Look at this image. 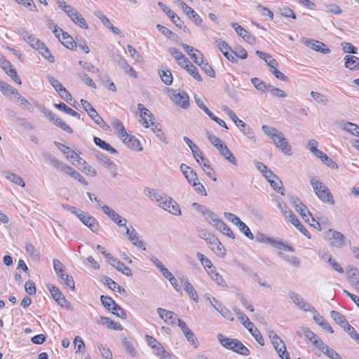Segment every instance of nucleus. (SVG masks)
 Here are the masks:
<instances>
[{"label":"nucleus","mask_w":359,"mask_h":359,"mask_svg":"<svg viewBox=\"0 0 359 359\" xmlns=\"http://www.w3.org/2000/svg\"><path fill=\"white\" fill-rule=\"evenodd\" d=\"M79 219L83 224L88 226L92 231L96 232L98 230V223L96 219L90 216L88 213L82 211L79 213Z\"/></svg>","instance_id":"nucleus-12"},{"label":"nucleus","mask_w":359,"mask_h":359,"mask_svg":"<svg viewBox=\"0 0 359 359\" xmlns=\"http://www.w3.org/2000/svg\"><path fill=\"white\" fill-rule=\"evenodd\" d=\"M270 185L273 187V189L280 194L281 195H285V190L283 187V182L278 177L277 178L272 180L269 182Z\"/></svg>","instance_id":"nucleus-44"},{"label":"nucleus","mask_w":359,"mask_h":359,"mask_svg":"<svg viewBox=\"0 0 359 359\" xmlns=\"http://www.w3.org/2000/svg\"><path fill=\"white\" fill-rule=\"evenodd\" d=\"M231 26L234 28L235 31L240 36H241L243 39L250 42V39H252V36L246 29H245L243 27L236 22L232 23Z\"/></svg>","instance_id":"nucleus-32"},{"label":"nucleus","mask_w":359,"mask_h":359,"mask_svg":"<svg viewBox=\"0 0 359 359\" xmlns=\"http://www.w3.org/2000/svg\"><path fill=\"white\" fill-rule=\"evenodd\" d=\"M268 90L273 97L278 98H285L287 97V94L283 90L278 88H275L271 84L268 85Z\"/></svg>","instance_id":"nucleus-51"},{"label":"nucleus","mask_w":359,"mask_h":359,"mask_svg":"<svg viewBox=\"0 0 359 359\" xmlns=\"http://www.w3.org/2000/svg\"><path fill=\"white\" fill-rule=\"evenodd\" d=\"M251 83L253 84L255 88L262 93H265L266 90H268V85H266L264 82L258 78L255 77L251 79Z\"/></svg>","instance_id":"nucleus-48"},{"label":"nucleus","mask_w":359,"mask_h":359,"mask_svg":"<svg viewBox=\"0 0 359 359\" xmlns=\"http://www.w3.org/2000/svg\"><path fill=\"white\" fill-rule=\"evenodd\" d=\"M186 70L198 81H202V78L199 74L197 68L192 63L189 65Z\"/></svg>","instance_id":"nucleus-63"},{"label":"nucleus","mask_w":359,"mask_h":359,"mask_svg":"<svg viewBox=\"0 0 359 359\" xmlns=\"http://www.w3.org/2000/svg\"><path fill=\"white\" fill-rule=\"evenodd\" d=\"M94 142L97 147H100L104 150L109 151L111 154L117 153V151L114 147H112L109 144L102 140L100 137H95Z\"/></svg>","instance_id":"nucleus-37"},{"label":"nucleus","mask_w":359,"mask_h":359,"mask_svg":"<svg viewBox=\"0 0 359 359\" xmlns=\"http://www.w3.org/2000/svg\"><path fill=\"white\" fill-rule=\"evenodd\" d=\"M111 126L116 130L118 137L122 140L125 141L129 137V135L123 123L118 118H113L111 121Z\"/></svg>","instance_id":"nucleus-22"},{"label":"nucleus","mask_w":359,"mask_h":359,"mask_svg":"<svg viewBox=\"0 0 359 359\" xmlns=\"http://www.w3.org/2000/svg\"><path fill=\"white\" fill-rule=\"evenodd\" d=\"M108 262L114 268H116L118 271L121 272L123 274L130 277L133 276L132 271L129 267L126 266L124 263L115 258L114 256L109 257Z\"/></svg>","instance_id":"nucleus-19"},{"label":"nucleus","mask_w":359,"mask_h":359,"mask_svg":"<svg viewBox=\"0 0 359 359\" xmlns=\"http://www.w3.org/2000/svg\"><path fill=\"white\" fill-rule=\"evenodd\" d=\"M122 142L130 149H133L136 151L142 150V147H141L140 141L134 136L129 135L128 140H126L125 141Z\"/></svg>","instance_id":"nucleus-33"},{"label":"nucleus","mask_w":359,"mask_h":359,"mask_svg":"<svg viewBox=\"0 0 359 359\" xmlns=\"http://www.w3.org/2000/svg\"><path fill=\"white\" fill-rule=\"evenodd\" d=\"M182 47L196 64L198 65L200 62V60H202L204 58L200 50L187 44H182Z\"/></svg>","instance_id":"nucleus-24"},{"label":"nucleus","mask_w":359,"mask_h":359,"mask_svg":"<svg viewBox=\"0 0 359 359\" xmlns=\"http://www.w3.org/2000/svg\"><path fill=\"white\" fill-rule=\"evenodd\" d=\"M103 212L118 226H126L127 219L121 217L116 212L107 205L102 206Z\"/></svg>","instance_id":"nucleus-11"},{"label":"nucleus","mask_w":359,"mask_h":359,"mask_svg":"<svg viewBox=\"0 0 359 359\" xmlns=\"http://www.w3.org/2000/svg\"><path fill=\"white\" fill-rule=\"evenodd\" d=\"M262 129L283 153L287 156L292 155L291 146L280 131L266 125L262 126Z\"/></svg>","instance_id":"nucleus-2"},{"label":"nucleus","mask_w":359,"mask_h":359,"mask_svg":"<svg viewBox=\"0 0 359 359\" xmlns=\"http://www.w3.org/2000/svg\"><path fill=\"white\" fill-rule=\"evenodd\" d=\"M79 77L81 79L83 82H84L86 85L91 87L92 88L95 89L97 88L95 82L88 76V74L85 73L78 74Z\"/></svg>","instance_id":"nucleus-64"},{"label":"nucleus","mask_w":359,"mask_h":359,"mask_svg":"<svg viewBox=\"0 0 359 359\" xmlns=\"http://www.w3.org/2000/svg\"><path fill=\"white\" fill-rule=\"evenodd\" d=\"M14 98L15 99V102L18 106L22 107L23 109H27L28 111L32 110V104L26 98H25L23 96H22L19 92H18V95L15 96Z\"/></svg>","instance_id":"nucleus-35"},{"label":"nucleus","mask_w":359,"mask_h":359,"mask_svg":"<svg viewBox=\"0 0 359 359\" xmlns=\"http://www.w3.org/2000/svg\"><path fill=\"white\" fill-rule=\"evenodd\" d=\"M43 47L40 46L37 50L39 53L44 57L46 58L48 62H55V57L51 54L49 49L45 46V44L43 43Z\"/></svg>","instance_id":"nucleus-46"},{"label":"nucleus","mask_w":359,"mask_h":359,"mask_svg":"<svg viewBox=\"0 0 359 359\" xmlns=\"http://www.w3.org/2000/svg\"><path fill=\"white\" fill-rule=\"evenodd\" d=\"M218 340L224 348L242 355H249L250 350L238 339L225 337L222 334L217 335Z\"/></svg>","instance_id":"nucleus-4"},{"label":"nucleus","mask_w":359,"mask_h":359,"mask_svg":"<svg viewBox=\"0 0 359 359\" xmlns=\"http://www.w3.org/2000/svg\"><path fill=\"white\" fill-rule=\"evenodd\" d=\"M60 39L62 40L60 41L67 48L74 50L76 47V44L74 43L72 37L67 32H62Z\"/></svg>","instance_id":"nucleus-30"},{"label":"nucleus","mask_w":359,"mask_h":359,"mask_svg":"<svg viewBox=\"0 0 359 359\" xmlns=\"http://www.w3.org/2000/svg\"><path fill=\"white\" fill-rule=\"evenodd\" d=\"M126 234L128 236V239L134 245L143 250H146L144 243L140 239L139 234L134 228L130 229L126 226Z\"/></svg>","instance_id":"nucleus-17"},{"label":"nucleus","mask_w":359,"mask_h":359,"mask_svg":"<svg viewBox=\"0 0 359 359\" xmlns=\"http://www.w3.org/2000/svg\"><path fill=\"white\" fill-rule=\"evenodd\" d=\"M114 60L117 62L118 65L128 75L133 78H137V74L135 70L130 67L126 60L120 55L114 56Z\"/></svg>","instance_id":"nucleus-20"},{"label":"nucleus","mask_w":359,"mask_h":359,"mask_svg":"<svg viewBox=\"0 0 359 359\" xmlns=\"http://www.w3.org/2000/svg\"><path fill=\"white\" fill-rule=\"evenodd\" d=\"M98 322L100 324L105 325L106 327L109 329H113L115 330H123L122 326L118 323L114 322L110 318L105 316H100V318L98 320Z\"/></svg>","instance_id":"nucleus-27"},{"label":"nucleus","mask_w":359,"mask_h":359,"mask_svg":"<svg viewBox=\"0 0 359 359\" xmlns=\"http://www.w3.org/2000/svg\"><path fill=\"white\" fill-rule=\"evenodd\" d=\"M239 230L248 238L252 240L254 238V236L250 231L248 226L242 221H241L237 225Z\"/></svg>","instance_id":"nucleus-57"},{"label":"nucleus","mask_w":359,"mask_h":359,"mask_svg":"<svg viewBox=\"0 0 359 359\" xmlns=\"http://www.w3.org/2000/svg\"><path fill=\"white\" fill-rule=\"evenodd\" d=\"M123 345L124 349L127 352V353L132 358L136 357L137 355V351L133 346V344L128 341L126 338L123 340Z\"/></svg>","instance_id":"nucleus-41"},{"label":"nucleus","mask_w":359,"mask_h":359,"mask_svg":"<svg viewBox=\"0 0 359 359\" xmlns=\"http://www.w3.org/2000/svg\"><path fill=\"white\" fill-rule=\"evenodd\" d=\"M47 79L57 93L64 87L59 81H57L51 75H48Z\"/></svg>","instance_id":"nucleus-61"},{"label":"nucleus","mask_w":359,"mask_h":359,"mask_svg":"<svg viewBox=\"0 0 359 359\" xmlns=\"http://www.w3.org/2000/svg\"><path fill=\"white\" fill-rule=\"evenodd\" d=\"M213 243L208 244L210 249L217 255L224 257L226 255V250L217 237L216 241Z\"/></svg>","instance_id":"nucleus-29"},{"label":"nucleus","mask_w":359,"mask_h":359,"mask_svg":"<svg viewBox=\"0 0 359 359\" xmlns=\"http://www.w3.org/2000/svg\"><path fill=\"white\" fill-rule=\"evenodd\" d=\"M304 43L316 51H318L324 54L330 53V50L325 46V44L320 41L313 39H306Z\"/></svg>","instance_id":"nucleus-21"},{"label":"nucleus","mask_w":359,"mask_h":359,"mask_svg":"<svg viewBox=\"0 0 359 359\" xmlns=\"http://www.w3.org/2000/svg\"><path fill=\"white\" fill-rule=\"evenodd\" d=\"M203 217H204L205 219L207 222H208L210 224H212L213 226H215V224L217 223V221H219L220 219L217 216V215L215 213H214L212 211H211L210 209Z\"/></svg>","instance_id":"nucleus-53"},{"label":"nucleus","mask_w":359,"mask_h":359,"mask_svg":"<svg viewBox=\"0 0 359 359\" xmlns=\"http://www.w3.org/2000/svg\"><path fill=\"white\" fill-rule=\"evenodd\" d=\"M58 148L61 150V151L66 156L67 158H70L72 161L79 158V155L69 147H66L64 144L58 143Z\"/></svg>","instance_id":"nucleus-38"},{"label":"nucleus","mask_w":359,"mask_h":359,"mask_svg":"<svg viewBox=\"0 0 359 359\" xmlns=\"http://www.w3.org/2000/svg\"><path fill=\"white\" fill-rule=\"evenodd\" d=\"M170 98L173 102L184 109H187L189 106V97L186 93L174 92Z\"/></svg>","instance_id":"nucleus-14"},{"label":"nucleus","mask_w":359,"mask_h":359,"mask_svg":"<svg viewBox=\"0 0 359 359\" xmlns=\"http://www.w3.org/2000/svg\"><path fill=\"white\" fill-rule=\"evenodd\" d=\"M239 128L242 133H243V135L246 136L252 143H255L257 142V140L254 135V132L249 126L243 123H241Z\"/></svg>","instance_id":"nucleus-36"},{"label":"nucleus","mask_w":359,"mask_h":359,"mask_svg":"<svg viewBox=\"0 0 359 359\" xmlns=\"http://www.w3.org/2000/svg\"><path fill=\"white\" fill-rule=\"evenodd\" d=\"M346 68L350 70H359V57L353 55H346L344 57Z\"/></svg>","instance_id":"nucleus-26"},{"label":"nucleus","mask_w":359,"mask_h":359,"mask_svg":"<svg viewBox=\"0 0 359 359\" xmlns=\"http://www.w3.org/2000/svg\"><path fill=\"white\" fill-rule=\"evenodd\" d=\"M198 236L202 239H204L208 244H214V241H216V237L205 229L198 230Z\"/></svg>","instance_id":"nucleus-40"},{"label":"nucleus","mask_w":359,"mask_h":359,"mask_svg":"<svg viewBox=\"0 0 359 359\" xmlns=\"http://www.w3.org/2000/svg\"><path fill=\"white\" fill-rule=\"evenodd\" d=\"M198 66L210 77L214 78L215 76V73L212 67L209 65V64L205 61V58L202 60H200V62L198 64Z\"/></svg>","instance_id":"nucleus-45"},{"label":"nucleus","mask_w":359,"mask_h":359,"mask_svg":"<svg viewBox=\"0 0 359 359\" xmlns=\"http://www.w3.org/2000/svg\"><path fill=\"white\" fill-rule=\"evenodd\" d=\"M100 299L102 305L107 309L109 311H111V314H118V311H121L123 314H125L121 308L118 306L111 297L102 295Z\"/></svg>","instance_id":"nucleus-18"},{"label":"nucleus","mask_w":359,"mask_h":359,"mask_svg":"<svg viewBox=\"0 0 359 359\" xmlns=\"http://www.w3.org/2000/svg\"><path fill=\"white\" fill-rule=\"evenodd\" d=\"M97 347L100 352V355L105 359H112L113 355L111 350L102 344H97Z\"/></svg>","instance_id":"nucleus-50"},{"label":"nucleus","mask_w":359,"mask_h":359,"mask_svg":"<svg viewBox=\"0 0 359 359\" xmlns=\"http://www.w3.org/2000/svg\"><path fill=\"white\" fill-rule=\"evenodd\" d=\"M97 158L100 164L109 169L114 177L116 175V165L103 154H97Z\"/></svg>","instance_id":"nucleus-23"},{"label":"nucleus","mask_w":359,"mask_h":359,"mask_svg":"<svg viewBox=\"0 0 359 359\" xmlns=\"http://www.w3.org/2000/svg\"><path fill=\"white\" fill-rule=\"evenodd\" d=\"M23 40L27 42L32 48L37 50L40 46L43 47V42L30 32L23 30L21 32Z\"/></svg>","instance_id":"nucleus-15"},{"label":"nucleus","mask_w":359,"mask_h":359,"mask_svg":"<svg viewBox=\"0 0 359 359\" xmlns=\"http://www.w3.org/2000/svg\"><path fill=\"white\" fill-rule=\"evenodd\" d=\"M347 273L348 280L351 282V285H353L355 280H359V271L356 268H350Z\"/></svg>","instance_id":"nucleus-56"},{"label":"nucleus","mask_w":359,"mask_h":359,"mask_svg":"<svg viewBox=\"0 0 359 359\" xmlns=\"http://www.w3.org/2000/svg\"><path fill=\"white\" fill-rule=\"evenodd\" d=\"M277 203L278 208L280 210L283 215L285 218L288 217L289 215L292 213L291 210L287 207V205L284 202L280 200H277Z\"/></svg>","instance_id":"nucleus-59"},{"label":"nucleus","mask_w":359,"mask_h":359,"mask_svg":"<svg viewBox=\"0 0 359 359\" xmlns=\"http://www.w3.org/2000/svg\"><path fill=\"white\" fill-rule=\"evenodd\" d=\"M327 236L332 246L339 248L345 245L346 237L341 233L330 229Z\"/></svg>","instance_id":"nucleus-9"},{"label":"nucleus","mask_w":359,"mask_h":359,"mask_svg":"<svg viewBox=\"0 0 359 359\" xmlns=\"http://www.w3.org/2000/svg\"><path fill=\"white\" fill-rule=\"evenodd\" d=\"M47 159L50 161V163L53 165V167H55L57 170H60L64 173L69 175V176L73 174V172L75 169H74L72 167L61 162L56 158L49 155L47 157Z\"/></svg>","instance_id":"nucleus-16"},{"label":"nucleus","mask_w":359,"mask_h":359,"mask_svg":"<svg viewBox=\"0 0 359 359\" xmlns=\"http://www.w3.org/2000/svg\"><path fill=\"white\" fill-rule=\"evenodd\" d=\"M288 295L291 301L303 311H314L313 307L309 302H306L298 293L294 291H290Z\"/></svg>","instance_id":"nucleus-8"},{"label":"nucleus","mask_w":359,"mask_h":359,"mask_svg":"<svg viewBox=\"0 0 359 359\" xmlns=\"http://www.w3.org/2000/svg\"><path fill=\"white\" fill-rule=\"evenodd\" d=\"M310 183L320 200L330 205L334 203L332 193L318 177H312L310 180Z\"/></svg>","instance_id":"nucleus-3"},{"label":"nucleus","mask_w":359,"mask_h":359,"mask_svg":"<svg viewBox=\"0 0 359 359\" xmlns=\"http://www.w3.org/2000/svg\"><path fill=\"white\" fill-rule=\"evenodd\" d=\"M220 154L222 155L229 163H232L233 165H237L236 158L228 147L221 151Z\"/></svg>","instance_id":"nucleus-47"},{"label":"nucleus","mask_w":359,"mask_h":359,"mask_svg":"<svg viewBox=\"0 0 359 359\" xmlns=\"http://www.w3.org/2000/svg\"><path fill=\"white\" fill-rule=\"evenodd\" d=\"M58 6L61 8L72 20L74 23L79 25L81 28L88 29V26L86 20L72 6L67 4L64 0H57Z\"/></svg>","instance_id":"nucleus-5"},{"label":"nucleus","mask_w":359,"mask_h":359,"mask_svg":"<svg viewBox=\"0 0 359 359\" xmlns=\"http://www.w3.org/2000/svg\"><path fill=\"white\" fill-rule=\"evenodd\" d=\"M279 255L284 259L287 262L290 264L298 267L300 264L299 259L295 256H286L284 255L282 252H279Z\"/></svg>","instance_id":"nucleus-60"},{"label":"nucleus","mask_w":359,"mask_h":359,"mask_svg":"<svg viewBox=\"0 0 359 359\" xmlns=\"http://www.w3.org/2000/svg\"><path fill=\"white\" fill-rule=\"evenodd\" d=\"M0 91L1 93L6 96L9 97L10 96H18V90L14 88L10 84L2 81L0 79Z\"/></svg>","instance_id":"nucleus-25"},{"label":"nucleus","mask_w":359,"mask_h":359,"mask_svg":"<svg viewBox=\"0 0 359 359\" xmlns=\"http://www.w3.org/2000/svg\"><path fill=\"white\" fill-rule=\"evenodd\" d=\"M159 76L162 80V81L165 85H170L172 83V76L169 70H162L159 72Z\"/></svg>","instance_id":"nucleus-52"},{"label":"nucleus","mask_w":359,"mask_h":359,"mask_svg":"<svg viewBox=\"0 0 359 359\" xmlns=\"http://www.w3.org/2000/svg\"><path fill=\"white\" fill-rule=\"evenodd\" d=\"M297 334L300 337L304 334V337L311 342H313L318 337L313 332L306 327H301L299 330L297 331Z\"/></svg>","instance_id":"nucleus-34"},{"label":"nucleus","mask_w":359,"mask_h":359,"mask_svg":"<svg viewBox=\"0 0 359 359\" xmlns=\"http://www.w3.org/2000/svg\"><path fill=\"white\" fill-rule=\"evenodd\" d=\"M53 267L58 278L62 280L66 287L71 290H74L75 286L73 278L72 276L65 273L62 263L60 260L55 259H53Z\"/></svg>","instance_id":"nucleus-6"},{"label":"nucleus","mask_w":359,"mask_h":359,"mask_svg":"<svg viewBox=\"0 0 359 359\" xmlns=\"http://www.w3.org/2000/svg\"><path fill=\"white\" fill-rule=\"evenodd\" d=\"M342 128L352 135L359 137V126L351 122L344 123Z\"/></svg>","instance_id":"nucleus-43"},{"label":"nucleus","mask_w":359,"mask_h":359,"mask_svg":"<svg viewBox=\"0 0 359 359\" xmlns=\"http://www.w3.org/2000/svg\"><path fill=\"white\" fill-rule=\"evenodd\" d=\"M74 344L75 346V348L76 349V352L83 353L85 351V344L83 339L79 336L75 337L74 339Z\"/></svg>","instance_id":"nucleus-62"},{"label":"nucleus","mask_w":359,"mask_h":359,"mask_svg":"<svg viewBox=\"0 0 359 359\" xmlns=\"http://www.w3.org/2000/svg\"><path fill=\"white\" fill-rule=\"evenodd\" d=\"M55 107L60 109L63 111L65 113L69 114L74 117H76V118H80V114L77 113L76 111L73 110L72 108L69 107L67 104H65L63 102H60L59 104H55Z\"/></svg>","instance_id":"nucleus-39"},{"label":"nucleus","mask_w":359,"mask_h":359,"mask_svg":"<svg viewBox=\"0 0 359 359\" xmlns=\"http://www.w3.org/2000/svg\"><path fill=\"white\" fill-rule=\"evenodd\" d=\"M144 193L151 201L156 203L162 209L172 215L176 216L181 215L182 212L180 205L170 196L149 187H146L144 189Z\"/></svg>","instance_id":"nucleus-1"},{"label":"nucleus","mask_w":359,"mask_h":359,"mask_svg":"<svg viewBox=\"0 0 359 359\" xmlns=\"http://www.w3.org/2000/svg\"><path fill=\"white\" fill-rule=\"evenodd\" d=\"M103 282L104 285L108 286L111 290L114 292H118L121 293L122 292H125V290L123 287L117 284L115 281H114L111 278L104 276L103 278Z\"/></svg>","instance_id":"nucleus-31"},{"label":"nucleus","mask_w":359,"mask_h":359,"mask_svg":"<svg viewBox=\"0 0 359 359\" xmlns=\"http://www.w3.org/2000/svg\"><path fill=\"white\" fill-rule=\"evenodd\" d=\"M182 282L183 283L184 290L187 292L189 297L197 302L198 299L197 292L193 285L189 283L188 278H186L183 279Z\"/></svg>","instance_id":"nucleus-28"},{"label":"nucleus","mask_w":359,"mask_h":359,"mask_svg":"<svg viewBox=\"0 0 359 359\" xmlns=\"http://www.w3.org/2000/svg\"><path fill=\"white\" fill-rule=\"evenodd\" d=\"M53 122H54V123L57 126H59L60 127L62 130H64L65 131L67 132V133H72L73 132L72 128L68 126L67 124H66V123L60 118L56 116L54 119V121H53Z\"/></svg>","instance_id":"nucleus-58"},{"label":"nucleus","mask_w":359,"mask_h":359,"mask_svg":"<svg viewBox=\"0 0 359 359\" xmlns=\"http://www.w3.org/2000/svg\"><path fill=\"white\" fill-rule=\"evenodd\" d=\"M311 95L315 101L319 104L326 105L328 102V100L326 96L320 93L312 91L311 93Z\"/></svg>","instance_id":"nucleus-55"},{"label":"nucleus","mask_w":359,"mask_h":359,"mask_svg":"<svg viewBox=\"0 0 359 359\" xmlns=\"http://www.w3.org/2000/svg\"><path fill=\"white\" fill-rule=\"evenodd\" d=\"M202 169L209 177H210L212 180L216 181V175L213 169L210 165L208 161H205L203 163L202 165Z\"/></svg>","instance_id":"nucleus-54"},{"label":"nucleus","mask_w":359,"mask_h":359,"mask_svg":"<svg viewBox=\"0 0 359 359\" xmlns=\"http://www.w3.org/2000/svg\"><path fill=\"white\" fill-rule=\"evenodd\" d=\"M6 178L11 182L17 185H19L22 187H24L25 186V183L23 179L15 173L8 172L6 175Z\"/></svg>","instance_id":"nucleus-49"},{"label":"nucleus","mask_w":359,"mask_h":359,"mask_svg":"<svg viewBox=\"0 0 359 359\" xmlns=\"http://www.w3.org/2000/svg\"><path fill=\"white\" fill-rule=\"evenodd\" d=\"M239 320L243 324L250 334L254 337L255 340L261 346L264 345V340L260 332L255 327L254 324L249 320L248 316H239Z\"/></svg>","instance_id":"nucleus-7"},{"label":"nucleus","mask_w":359,"mask_h":359,"mask_svg":"<svg viewBox=\"0 0 359 359\" xmlns=\"http://www.w3.org/2000/svg\"><path fill=\"white\" fill-rule=\"evenodd\" d=\"M49 291L51 293L53 298L60 304L61 306L69 309L70 304L65 299V295L61 292L58 287L52 285L49 287Z\"/></svg>","instance_id":"nucleus-13"},{"label":"nucleus","mask_w":359,"mask_h":359,"mask_svg":"<svg viewBox=\"0 0 359 359\" xmlns=\"http://www.w3.org/2000/svg\"><path fill=\"white\" fill-rule=\"evenodd\" d=\"M0 65L4 72L11 77V79L18 84H21V80L16 72V69L13 67L10 62L4 58L0 59Z\"/></svg>","instance_id":"nucleus-10"},{"label":"nucleus","mask_w":359,"mask_h":359,"mask_svg":"<svg viewBox=\"0 0 359 359\" xmlns=\"http://www.w3.org/2000/svg\"><path fill=\"white\" fill-rule=\"evenodd\" d=\"M210 278L218 285L221 287H226V284L222 276L217 272V269L211 271L208 274Z\"/></svg>","instance_id":"nucleus-42"}]
</instances>
